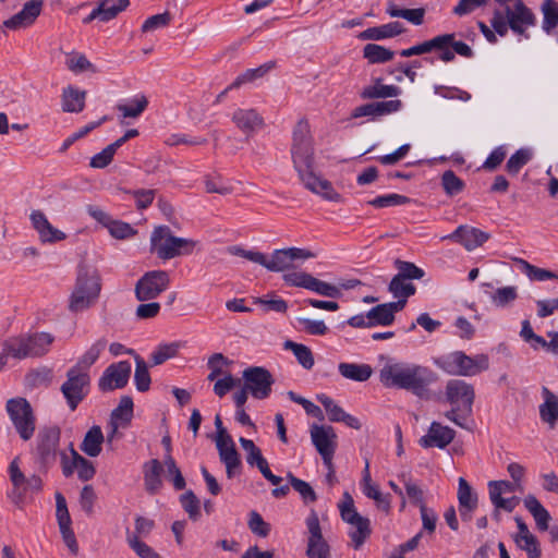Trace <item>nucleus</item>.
<instances>
[{"label":"nucleus","mask_w":558,"mask_h":558,"mask_svg":"<svg viewBox=\"0 0 558 558\" xmlns=\"http://www.w3.org/2000/svg\"><path fill=\"white\" fill-rule=\"evenodd\" d=\"M290 153L293 168L305 189L326 201L342 202V196L332 187V184L315 172L314 138L310 123L305 119L300 120L293 129Z\"/></svg>","instance_id":"f257e3e1"},{"label":"nucleus","mask_w":558,"mask_h":558,"mask_svg":"<svg viewBox=\"0 0 558 558\" xmlns=\"http://www.w3.org/2000/svg\"><path fill=\"white\" fill-rule=\"evenodd\" d=\"M487 2L488 0H459L452 13L463 16ZM494 3L489 22L498 35L504 37L511 29L517 35L527 37L526 31L536 24V16L523 0H494Z\"/></svg>","instance_id":"f03ea898"},{"label":"nucleus","mask_w":558,"mask_h":558,"mask_svg":"<svg viewBox=\"0 0 558 558\" xmlns=\"http://www.w3.org/2000/svg\"><path fill=\"white\" fill-rule=\"evenodd\" d=\"M379 379L387 388L404 389L422 397L435 380V374L426 366L388 360L379 372Z\"/></svg>","instance_id":"7ed1b4c3"},{"label":"nucleus","mask_w":558,"mask_h":558,"mask_svg":"<svg viewBox=\"0 0 558 558\" xmlns=\"http://www.w3.org/2000/svg\"><path fill=\"white\" fill-rule=\"evenodd\" d=\"M100 291L101 281L98 270L94 267L81 266L70 298V311L77 313L89 308L98 300Z\"/></svg>","instance_id":"20e7f679"},{"label":"nucleus","mask_w":558,"mask_h":558,"mask_svg":"<svg viewBox=\"0 0 558 558\" xmlns=\"http://www.w3.org/2000/svg\"><path fill=\"white\" fill-rule=\"evenodd\" d=\"M151 252L160 259L168 260L181 255H190L197 241L173 235L168 226L156 227L150 236Z\"/></svg>","instance_id":"39448f33"},{"label":"nucleus","mask_w":558,"mask_h":558,"mask_svg":"<svg viewBox=\"0 0 558 558\" xmlns=\"http://www.w3.org/2000/svg\"><path fill=\"white\" fill-rule=\"evenodd\" d=\"M338 508L341 519L351 526L349 531L351 546L359 550L372 534L371 521L357 512L354 500L348 492L343 494Z\"/></svg>","instance_id":"423d86ee"},{"label":"nucleus","mask_w":558,"mask_h":558,"mask_svg":"<svg viewBox=\"0 0 558 558\" xmlns=\"http://www.w3.org/2000/svg\"><path fill=\"white\" fill-rule=\"evenodd\" d=\"M437 364L451 375L474 376L489 367V360L486 354L471 357L462 351H456L438 361Z\"/></svg>","instance_id":"0eeeda50"},{"label":"nucleus","mask_w":558,"mask_h":558,"mask_svg":"<svg viewBox=\"0 0 558 558\" xmlns=\"http://www.w3.org/2000/svg\"><path fill=\"white\" fill-rule=\"evenodd\" d=\"M7 411L19 436L25 441L29 440L36 428V418L29 402L24 398L10 399Z\"/></svg>","instance_id":"6e6552de"},{"label":"nucleus","mask_w":558,"mask_h":558,"mask_svg":"<svg viewBox=\"0 0 558 558\" xmlns=\"http://www.w3.org/2000/svg\"><path fill=\"white\" fill-rule=\"evenodd\" d=\"M90 377L88 372L71 367L66 372V379L61 385V392L69 408L74 411L89 392Z\"/></svg>","instance_id":"1a4fd4ad"},{"label":"nucleus","mask_w":558,"mask_h":558,"mask_svg":"<svg viewBox=\"0 0 558 558\" xmlns=\"http://www.w3.org/2000/svg\"><path fill=\"white\" fill-rule=\"evenodd\" d=\"M170 284V276L165 270H151L145 272L135 284V296L138 301L156 299Z\"/></svg>","instance_id":"9d476101"},{"label":"nucleus","mask_w":558,"mask_h":558,"mask_svg":"<svg viewBox=\"0 0 558 558\" xmlns=\"http://www.w3.org/2000/svg\"><path fill=\"white\" fill-rule=\"evenodd\" d=\"M282 278L290 287L304 288L323 296L339 298L341 295L338 287L322 281L305 271L286 272Z\"/></svg>","instance_id":"9b49d317"},{"label":"nucleus","mask_w":558,"mask_h":558,"mask_svg":"<svg viewBox=\"0 0 558 558\" xmlns=\"http://www.w3.org/2000/svg\"><path fill=\"white\" fill-rule=\"evenodd\" d=\"M314 257V254L305 248L288 247L275 250L270 258L265 255V264H262L269 271L284 272L295 268V260L308 259Z\"/></svg>","instance_id":"f8f14e48"},{"label":"nucleus","mask_w":558,"mask_h":558,"mask_svg":"<svg viewBox=\"0 0 558 558\" xmlns=\"http://www.w3.org/2000/svg\"><path fill=\"white\" fill-rule=\"evenodd\" d=\"M242 378L251 396L258 400L269 397L275 383L271 373L262 366H250L245 368L242 373Z\"/></svg>","instance_id":"ddd939ff"},{"label":"nucleus","mask_w":558,"mask_h":558,"mask_svg":"<svg viewBox=\"0 0 558 558\" xmlns=\"http://www.w3.org/2000/svg\"><path fill=\"white\" fill-rule=\"evenodd\" d=\"M307 546L306 556L308 558H330V546L324 538L318 515L312 510L306 518Z\"/></svg>","instance_id":"4468645a"},{"label":"nucleus","mask_w":558,"mask_h":558,"mask_svg":"<svg viewBox=\"0 0 558 558\" xmlns=\"http://www.w3.org/2000/svg\"><path fill=\"white\" fill-rule=\"evenodd\" d=\"M131 369V363L128 361L110 364L98 380L99 390L109 392L124 388L129 383Z\"/></svg>","instance_id":"2eb2a0df"},{"label":"nucleus","mask_w":558,"mask_h":558,"mask_svg":"<svg viewBox=\"0 0 558 558\" xmlns=\"http://www.w3.org/2000/svg\"><path fill=\"white\" fill-rule=\"evenodd\" d=\"M446 398L450 404L462 407V413L465 415L472 413V405L475 398L472 385L461 379H451L446 386Z\"/></svg>","instance_id":"dca6fc26"},{"label":"nucleus","mask_w":558,"mask_h":558,"mask_svg":"<svg viewBox=\"0 0 558 558\" xmlns=\"http://www.w3.org/2000/svg\"><path fill=\"white\" fill-rule=\"evenodd\" d=\"M336 434L331 426L313 425L311 428L312 442L324 462L332 460L336 450Z\"/></svg>","instance_id":"f3484780"},{"label":"nucleus","mask_w":558,"mask_h":558,"mask_svg":"<svg viewBox=\"0 0 558 558\" xmlns=\"http://www.w3.org/2000/svg\"><path fill=\"white\" fill-rule=\"evenodd\" d=\"M56 517L62 538L73 554L78 550L74 532L71 527L72 521L68 510L66 500L61 493L56 494Z\"/></svg>","instance_id":"a211bd4d"},{"label":"nucleus","mask_w":558,"mask_h":558,"mask_svg":"<svg viewBox=\"0 0 558 558\" xmlns=\"http://www.w3.org/2000/svg\"><path fill=\"white\" fill-rule=\"evenodd\" d=\"M32 227L36 230L38 239L43 244H52L66 239V234L54 228L47 216L39 209H34L29 214Z\"/></svg>","instance_id":"6ab92c4d"},{"label":"nucleus","mask_w":558,"mask_h":558,"mask_svg":"<svg viewBox=\"0 0 558 558\" xmlns=\"http://www.w3.org/2000/svg\"><path fill=\"white\" fill-rule=\"evenodd\" d=\"M60 434L61 433L58 427H47L39 432L37 453L43 464L48 465L54 462L60 441Z\"/></svg>","instance_id":"aec40b11"},{"label":"nucleus","mask_w":558,"mask_h":558,"mask_svg":"<svg viewBox=\"0 0 558 558\" xmlns=\"http://www.w3.org/2000/svg\"><path fill=\"white\" fill-rule=\"evenodd\" d=\"M456 437V432L438 422H433L427 433L422 436L418 444L422 448H439L445 449L452 442Z\"/></svg>","instance_id":"412c9836"},{"label":"nucleus","mask_w":558,"mask_h":558,"mask_svg":"<svg viewBox=\"0 0 558 558\" xmlns=\"http://www.w3.org/2000/svg\"><path fill=\"white\" fill-rule=\"evenodd\" d=\"M489 239V234L474 227L459 226L451 234L445 235L441 240H452L473 251L482 246Z\"/></svg>","instance_id":"4be33fe9"},{"label":"nucleus","mask_w":558,"mask_h":558,"mask_svg":"<svg viewBox=\"0 0 558 558\" xmlns=\"http://www.w3.org/2000/svg\"><path fill=\"white\" fill-rule=\"evenodd\" d=\"M402 102L399 99L369 102L355 107L352 111V118L371 117L373 119L397 112L401 109Z\"/></svg>","instance_id":"5701e85b"},{"label":"nucleus","mask_w":558,"mask_h":558,"mask_svg":"<svg viewBox=\"0 0 558 558\" xmlns=\"http://www.w3.org/2000/svg\"><path fill=\"white\" fill-rule=\"evenodd\" d=\"M41 9L43 2L28 0L20 12L3 22V26L13 31L27 27L40 15Z\"/></svg>","instance_id":"b1692460"},{"label":"nucleus","mask_w":558,"mask_h":558,"mask_svg":"<svg viewBox=\"0 0 558 558\" xmlns=\"http://www.w3.org/2000/svg\"><path fill=\"white\" fill-rule=\"evenodd\" d=\"M41 9L43 2L28 0L20 12L3 22V26L13 31L27 27L40 15Z\"/></svg>","instance_id":"393cba45"},{"label":"nucleus","mask_w":558,"mask_h":558,"mask_svg":"<svg viewBox=\"0 0 558 558\" xmlns=\"http://www.w3.org/2000/svg\"><path fill=\"white\" fill-rule=\"evenodd\" d=\"M41 9L43 2L28 0L20 12L3 22V26L13 31L27 27L40 15Z\"/></svg>","instance_id":"a878e982"},{"label":"nucleus","mask_w":558,"mask_h":558,"mask_svg":"<svg viewBox=\"0 0 558 558\" xmlns=\"http://www.w3.org/2000/svg\"><path fill=\"white\" fill-rule=\"evenodd\" d=\"M458 484L457 497L459 501L460 517L463 521H470L472 519L473 511L477 507V495L464 477H460Z\"/></svg>","instance_id":"bb28decb"},{"label":"nucleus","mask_w":558,"mask_h":558,"mask_svg":"<svg viewBox=\"0 0 558 558\" xmlns=\"http://www.w3.org/2000/svg\"><path fill=\"white\" fill-rule=\"evenodd\" d=\"M232 121L247 135H252L264 125L263 117L255 109H236L232 114Z\"/></svg>","instance_id":"cd10ccee"},{"label":"nucleus","mask_w":558,"mask_h":558,"mask_svg":"<svg viewBox=\"0 0 558 558\" xmlns=\"http://www.w3.org/2000/svg\"><path fill=\"white\" fill-rule=\"evenodd\" d=\"M542 396L544 402L539 404V417L543 423L554 429L558 422V396L550 391L547 387H543Z\"/></svg>","instance_id":"c85d7f7f"},{"label":"nucleus","mask_w":558,"mask_h":558,"mask_svg":"<svg viewBox=\"0 0 558 558\" xmlns=\"http://www.w3.org/2000/svg\"><path fill=\"white\" fill-rule=\"evenodd\" d=\"M216 447L221 462L226 465V473L228 478H232L240 472L241 469V459L235 449L233 440H231V442L225 441L216 444Z\"/></svg>","instance_id":"c756f323"},{"label":"nucleus","mask_w":558,"mask_h":558,"mask_svg":"<svg viewBox=\"0 0 558 558\" xmlns=\"http://www.w3.org/2000/svg\"><path fill=\"white\" fill-rule=\"evenodd\" d=\"M9 475L13 485L10 497L15 505H21L26 496V483L28 477L21 471L17 457L14 458L9 465Z\"/></svg>","instance_id":"7c9ffc66"},{"label":"nucleus","mask_w":558,"mask_h":558,"mask_svg":"<svg viewBox=\"0 0 558 558\" xmlns=\"http://www.w3.org/2000/svg\"><path fill=\"white\" fill-rule=\"evenodd\" d=\"M405 31L400 22H390L380 26L368 27L359 34L361 40H383L396 37Z\"/></svg>","instance_id":"2f4dec72"},{"label":"nucleus","mask_w":558,"mask_h":558,"mask_svg":"<svg viewBox=\"0 0 558 558\" xmlns=\"http://www.w3.org/2000/svg\"><path fill=\"white\" fill-rule=\"evenodd\" d=\"M144 473V484L146 490L154 495L162 487V464L157 459H151L144 463L143 465Z\"/></svg>","instance_id":"473e14b6"},{"label":"nucleus","mask_w":558,"mask_h":558,"mask_svg":"<svg viewBox=\"0 0 558 558\" xmlns=\"http://www.w3.org/2000/svg\"><path fill=\"white\" fill-rule=\"evenodd\" d=\"M400 94V88L395 85L383 84V78L377 77L373 80L372 85L363 87L360 93L362 99H377L397 97Z\"/></svg>","instance_id":"72a5a7b5"},{"label":"nucleus","mask_w":558,"mask_h":558,"mask_svg":"<svg viewBox=\"0 0 558 558\" xmlns=\"http://www.w3.org/2000/svg\"><path fill=\"white\" fill-rule=\"evenodd\" d=\"M29 357L45 355L54 338L48 332H36L33 335L24 336Z\"/></svg>","instance_id":"f704fd0d"},{"label":"nucleus","mask_w":558,"mask_h":558,"mask_svg":"<svg viewBox=\"0 0 558 558\" xmlns=\"http://www.w3.org/2000/svg\"><path fill=\"white\" fill-rule=\"evenodd\" d=\"M104 434L98 425L90 427L81 444V450L88 457L95 458L100 454L104 444Z\"/></svg>","instance_id":"c9c22d12"},{"label":"nucleus","mask_w":558,"mask_h":558,"mask_svg":"<svg viewBox=\"0 0 558 558\" xmlns=\"http://www.w3.org/2000/svg\"><path fill=\"white\" fill-rule=\"evenodd\" d=\"M86 92L68 86L62 93V109L65 112H81L85 107Z\"/></svg>","instance_id":"e433bc0d"},{"label":"nucleus","mask_w":558,"mask_h":558,"mask_svg":"<svg viewBox=\"0 0 558 558\" xmlns=\"http://www.w3.org/2000/svg\"><path fill=\"white\" fill-rule=\"evenodd\" d=\"M524 507L529 510V512L533 515L536 526L541 531L548 530V523L550 520L549 512L542 506V504L537 500L534 495H527L524 500Z\"/></svg>","instance_id":"4c0bfd02"},{"label":"nucleus","mask_w":558,"mask_h":558,"mask_svg":"<svg viewBox=\"0 0 558 558\" xmlns=\"http://www.w3.org/2000/svg\"><path fill=\"white\" fill-rule=\"evenodd\" d=\"M338 371L341 376L354 381H366L373 374L368 364L340 363Z\"/></svg>","instance_id":"58836bf2"},{"label":"nucleus","mask_w":558,"mask_h":558,"mask_svg":"<svg viewBox=\"0 0 558 558\" xmlns=\"http://www.w3.org/2000/svg\"><path fill=\"white\" fill-rule=\"evenodd\" d=\"M395 52L377 44H367L363 48V57L369 63H386L393 59Z\"/></svg>","instance_id":"ea45409f"},{"label":"nucleus","mask_w":558,"mask_h":558,"mask_svg":"<svg viewBox=\"0 0 558 558\" xmlns=\"http://www.w3.org/2000/svg\"><path fill=\"white\" fill-rule=\"evenodd\" d=\"M130 4V0H101L97 8L101 15V22H109L124 11Z\"/></svg>","instance_id":"a19ab883"},{"label":"nucleus","mask_w":558,"mask_h":558,"mask_svg":"<svg viewBox=\"0 0 558 558\" xmlns=\"http://www.w3.org/2000/svg\"><path fill=\"white\" fill-rule=\"evenodd\" d=\"M106 345H107V341L105 339L97 340L81 356V359L77 361V363L73 367L88 372L89 367L98 360L101 352L105 350Z\"/></svg>","instance_id":"79ce46f5"},{"label":"nucleus","mask_w":558,"mask_h":558,"mask_svg":"<svg viewBox=\"0 0 558 558\" xmlns=\"http://www.w3.org/2000/svg\"><path fill=\"white\" fill-rule=\"evenodd\" d=\"M2 355H4L5 357L12 356L19 360L29 357L24 336L12 337L5 340V342L3 343Z\"/></svg>","instance_id":"37998d69"},{"label":"nucleus","mask_w":558,"mask_h":558,"mask_svg":"<svg viewBox=\"0 0 558 558\" xmlns=\"http://www.w3.org/2000/svg\"><path fill=\"white\" fill-rule=\"evenodd\" d=\"M133 417V400L129 396L120 399L119 405L111 412V421L118 422L125 427Z\"/></svg>","instance_id":"c03bdc74"},{"label":"nucleus","mask_w":558,"mask_h":558,"mask_svg":"<svg viewBox=\"0 0 558 558\" xmlns=\"http://www.w3.org/2000/svg\"><path fill=\"white\" fill-rule=\"evenodd\" d=\"M284 348L289 349L293 352L298 362L305 369L313 368L315 361H314V355L308 347L301 344V343L293 342L291 340H288L284 342Z\"/></svg>","instance_id":"a18cd8bd"},{"label":"nucleus","mask_w":558,"mask_h":558,"mask_svg":"<svg viewBox=\"0 0 558 558\" xmlns=\"http://www.w3.org/2000/svg\"><path fill=\"white\" fill-rule=\"evenodd\" d=\"M366 318H368L371 327L389 326L395 322V316H392L386 303L376 305L375 307L371 308L366 314Z\"/></svg>","instance_id":"49530a36"},{"label":"nucleus","mask_w":558,"mask_h":558,"mask_svg":"<svg viewBox=\"0 0 558 558\" xmlns=\"http://www.w3.org/2000/svg\"><path fill=\"white\" fill-rule=\"evenodd\" d=\"M275 68V62H267L258 68L248 69L244 73L240 74L234 82L230 85L231 88H238L245 83L253 82L254 80L260 78L266 75L271 69Z\"/></svg>","instance_id":"de8ad7c7"},{"label":"nucleus","mask_w":558,"mask_h":558,"mask_svg":"<svg viewBox=\"0 0 558 558\" xmlns=\"http://www.w3.org/2000/svg\"><path fill=\"white\" fill-rule=\"evenodd\" d=\"M147 106V98L144 95H141L132 99L129 104L118 105L117 109L124 118H137L146 110Z\"/></svg>","instance_id":"09e8293b"},{"label":"nucleus","mask_w":558,"mask_h":558,"mask_svg":"<svg viewBox=\"0 0 558 558\" xmlns=\"http://www.w3.org/2000/svg\"><path fill=\"white\" fill-rule=\"evenodd\" d=\"M543 29L550 33L558 25V2L556 0H544L542 4Z\"/></svg>","instance_id":"8fccbe9b"},{"label":"nucleus","mask_w":558,"mask_h":558,"mask_svg":"<svg viewBox=\"0 0 558 558\" xmlns=\"http://www.w3.org/2000/svg\"><path fill=\"white\" fill-rule=\"evenodd\" d=\"M71 454H74V466L77 471V476L82 481H89L94 477L96 470L89 460L78 454V452L70 445Z\"/></svg>","instance_id":"3c124183"},{"label":"nucleus","mask_w":558,"mask_h":558,"mask_svg":"<svg viewBox=\"0 0 558 558\" xmlns=\"http://www.w3.org/2000/svg\"><path fill=\"white\" fill-rule=\"evenodd\" d=\"M292 488L298 492L303 499L304 504H312L317 500V495L313 487L305 481L298 478L292 473L287 476Z\"/></svg>","instance_id":"603ef678"},{"label":"nucleus","mask_w":558,"mask_h":558,"mask_svg":"<svg viewBox=\"0 0 558 558\" xmlns=\"http://www.w3.org/2000/svg\"><path fill=\"white\" fill-rule=\"evenodd\" d=\"M135 373L134 381L136 389L141 392L147 391L150 387V375L146 362L137 354H135Z\"/></svg>","instance_id":"864d4df0"},{"label":"nucleus","mask_w":558,"mask_h":558,"mask_svg":"<svg viewBox=\"0 0 558 558\" xmlns=\"http://www.w3.org/2000/svg\"><path fill=\"white\" fill-rule=\"evenodd\" d=\"M364 495L373 499L376 502V506L379 510L385 513H389L391 505H390V496L384 495L378 485L376 484H367V486L362 487Z\"/></svg>","instance_id":"5fc2aeb1"},{"label":"nucleus","mask_w":558,"mask_h":558,"mask_svg":"<svg viewBox=\"0 0 558 558\" xmlns=\"http://www.w3.org/2000/svg\"><path fill=\"white\" fill-rule=\"evenodd\" d=\"M446 38H432L425 40L421 44L412 46L410 48L403 49L400 51V56L404 58H410L412 56H420L424 53H428L434 50V48H441L442 43H445Z\"/></svg>","instance_id":"6e6d98bb"},{"label":"nucleus","mask_w":558,"mask_h":558,"mask_svg":"<svg viewBox=\"0 0 558 558\" xmlns=\"http://www.w3.org/2000/svg\"><path fill=\"white\" fill-rule=\"evenodd\" d=\"M254 303L260 305L265 312L286 313L288 310V303L275 293H269L264 298H256Z\"/></svg>","instance_id":"4d7b16f0"},{"label":"nucleus","mask_w":558,"mask_h":558,"mask_svg":"<svg viewBox=\"0 0 558 558\" xmlns=\"http://www.w3.org/2000/svg\"><path fill=\"white\" fill-rule=\"evenodd\" d=\"M180 347V342H172L158 345L150 355L151 364L155 366L160 365L167 360L174 357L178 354Z\"/></svg>","instance_id":"13d9d810"},{"label":"nucleus","mask_w":558,"mask_h":558,"mask_svg":"<svg viewBox=\"0 0 558 558\" xmlns=\"http://www.w3.org/2000/svg\"><path fill=\"white\" fill-rule=\"evenodd\" d=\"M388 290L395 298H409L416 292L413 283L407 282V279L397 276L391 279Z\"/></svg>","instance_id":"bf43d9fd"},{"label":"nucleus","mask_w":558,"mask_h":558,"mask_svg":"<svg viewBox=\"0 0 558 558\" xmlns=\"http://www.w3.org/2000/svg\"><path fill=\"white\" fill-rule=\"evenodd\" d=\"M441 185L449 196L458 195L464 189V182L452 170H447L442 173Z\"/></svg>","instance_id":"052dcab7"},{"label":"nucleus","mask_w":558,"mask_h":558,"mask_svg":"<svg viewBox=\"0 0 558 558\" xmlns=\"http://www.w3.org/2000/svg\"><path fill=\"white\" fill-rule=\"evenodd\" d=\"M395 266L399 271L396 276L407 280H418L422 279L425 275L423 269L411 262L396 259Z\"/></svg>","instance_id":"680f3d73"},{"label":"nucleus","mask_w":558,"mask_h":558,"mask_svg":"<svg viewBox=\"0 0 558 558\" xmlns=\"http://www.w3.org/2000/svg\"><path fill=\"white\" fill-rule=\"evenodd\" d=\"M520 263L522 265V268L525 272V275L534 281H545L549 279H557L558 280V272H554L544 268H539L537 266H534L526 260L520 259Z\"/></svg>","instance_id":"e2e57ef3"},{"label":"nucleus","mask_w":558,"mask_h":558,"mask_svg":"<svg viewBox=\"0 0 558 558\" xmlns=\"http://www.w3.org/2000/svg\"><path fill=\"white\" fill-rule=\"evenodd\" d=\"M532 158L530 149L521 148L517 150L507 161L506 168L510 174H517L523 166Z\"/></svg>","instance_id":"0e129e2a"},{"label":"nucleus","mask_w":558,"mask_h":558,"mask_svg":"<svg viewBox=\"0 0 558 558\" xmlns=\"http://www.w3.org/2000/svg\"><path fill=\"white\" fill-rule=\"evenodd\" d=\"M163 464L167 468L168 476L170 477L173 487L177 490H182L185 487V480L178 468L173 457L171 454H166L163 459Z\"/></svg>","instance_id":"69168bd1"},{"label":"nucleus","mask_w":558,"mask_h":558,"mask_svg":"<svg viewBox=\"0 0 558 558\" xmlns=\"http://www.w3.org/2000/svg\"><path fill=\"white\" fill-rule=\"evenodd\" d=\"M118 149L114 143L109 144L100 153L92 157L89 166L96 169L106 168L112 161Z\"/></svg>","instance_id":"338daca9"},{"label":"nucleus","mask_w":558,"mask_h":558,"mask_svg":"<svg viewBox=\"0 0 558 558\" xmlns=\"http://www.w3.org/2000/svg\"><path fill=\"white\" fill-rule=\"evenodd\" d=\"M128 543L130 547L141 557V558H161L151 547L142 542L140 537L136 535H129Z\"/></svg>","instance_id":"774afa93"}]
</instances>
